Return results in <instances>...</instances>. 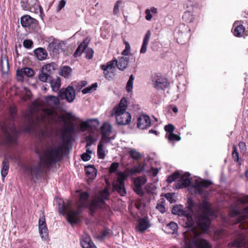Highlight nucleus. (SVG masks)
<instances>
[{
    "mask_svg": "<svg viewBox=\"0 0 248 248\" xmlns=\"http://www.w3.org/2000/svg\"><path fill=\"white\" fill-rule=\"evenodd\" d=\"M23 45L25 47H26V48L29 49L32 47L33 43H32V41H31L30 40L27 39V40H25L24 41Z\"/></svg>",
    "mask_w": 248,
    "mask_h": 248,
    "instance_id": "nucleus-56",
    "label": "nucleus"
},
{
    "mask_svg": "<svg viewBox=\"0 0 248 248\" xmlns=\"http://www.w3.org/2000/svg\"><path fill=\"white\" fill-rule=\"evenodd\" d=\"M21 4L24 10L35 13L39 11L41 15L43 14V9L37 3V0H21Z\"/></svg>",
    "mask_w": 248,
    "mask_h": 248,
    "instance_id": "nucleus-9",
    "label": "nucleus"
},
{
    "mask_svg": "<svg viewBox=\"0 0 248 248\" xmlns=\"http://www.w3.org/2000/svg\"><path fill=\"white\" fill-rule=\"evenodd\" d=\"M34 75V71L31 68L26 67L16 71V78L19 81H23L25 76L32 77Z\"/></svg>",
    "mask_w": 248,
    "mask_h": 248,
    "instance_id": "nucleus-21",
    "label": "nucleus"
},
{
    "mask_svg": "<svg viewBox=\"0 0 248 248\" xmlns=\"http://www.w3.org/2000/svg\"><path fill=\"white\" fill-rule=\"evenodd\" d=\"M51 87L53 92H59L60 88L61 87V80L58 78L55 80H52L50 81Z\"/></svg>",
    "mask_w": 248,
    "mask_h": 248,
    "instance_id": "nucleus-38",
    "label": "nucleus"
},
{
    "mask_svg": "<svg viewBox=\"0 0 248 248\" xmlns=\"http://www.w3.org/2000/svg\"><path fill=\"white\" fill-rule=\"evenodd\" d=\"M39 79L42 82H47L50 79V76L41 71V73L39 75Z\"/></svg>",
    "mask_w": 248,
    "mask_h": 248,
    "instance_id": "nucleus-48",
    "label": "nucleus"
},
{
    "mask_svg": "<svg viewBox=\"0 0 248 248\" xmlns=\"http://www.w3.org/2000/svg\"><path fill=\"white\" fill-rule=\"evenodd\" d=\"M111 132V125L107 122L104 123L100 127V134L102 136L101 140H105V141L110 142L112 140L110 137Z\"/></svg>",
    "mask_w": 248,
    "mask_h": 248,
    "instance_id": "nucleus-14",
    "label": "nucleus"
},
{
    "mask_svg": "<svg viewBox=\"0 0 248 248\" xmlns=\"http://www.w3.org/2000/svg\"><path fill=\"white\" fill-rule=\"evenodd\" d=\"M74 128L72 126H66L61 134L62 143L57 144L52 143V146L47 148L40 153L36 150L37 154H39L40 162L35 167H30L28 171L32 177L38 179L40 177L44 169L48 168L51 164L57 162L58 158L63 153L64 145L70 141V134L74 132Z\"/></svg>",
    "mask_w": 248,
    "mask_h": 248,
    "instance_id": "nucleus-1",
    "label": "nucleus"
},
{
    "mask_svg": "<svg viewBox=\"0 0 248 248\" xmlns=\"http://www.w3.org/2000/svg\"><path fill=\"white\" fill-rule=\"evenodd\" d=\"M109 230H105L99 236V238L103 239L110 233Z\"/></svg>",
    "mask_w": 248,
    "mask_h": 248,
    "instance_id": "nucleus-63",
    "label": "nucleus"
},
{
    "mask_svg": "<svg viewBox=\"0 0 248 248\" xmlns=\"http://www.w3.org/2000/svg\"><path fill=\"white\" fill-rule=\"evenodd\" d=\"M163 203L164 202H162L161 203L157 204L156 207V209L161 213H164L165 212V208Z\"/></svg>",
    "mask_w": 248,
    "mask_h": 248,
    "instance_id": "nucleus-59",
    "label": "nucleus"
},
{
    "mask_svg": "<svg viewBox=\"0 0 248 248\" xmlns=\"http://www.w3.org/2000/svg\"><path fill=\"white\" fill-rule=\"evenodd\" d=\"M119 167V164L118 163H113L111 164L110 169H109V172L113 173L116 171L118 168Z\"/></svg>",
    "mask_w": 248,
    "mask_h": 248,
    "instance_id": "nucleus-57",
    "label": "nucleus"
},
{
    "mask_svg": "<svg viewBox=\"0 0 248 248\" xmlns=\"http://www.w3.org/2000/svg\"><path fill=\"white\" fill-rule=\"evenodd\" d=\"M189 176V172H185L184 174L180 175L181 180H178L175 185V188L179 189L189 186L191 184V180L188 178Z\"/></svg>",
    "mask_w": 248,
    "mask_h": 248,
    "instance_id": "nucleus-15",
    "label": "nucleus"
},
{
    "mask_svg": "<svg viewBox=\"0 0 248 248\" xmlns=\"http://www.w3.org/2000/svg\"><path fill=\"white\" fill-rule=\"evenodd\" d=\"M232 32L233 34L237 37H242L243 34L248 36V27L247 30H246L245 27L241 24L240 21H236L233 25Z\"/></svg>",
    "mask_w": 248,
    "mask_h": 248,
    "instance_id": "nucleus-13",
    "label": "nucleus"
},
{
    "mask_svg": "<svg viewBox=\"0 0 248 248\" xmlns=\"http://www.w3.org/2000/svg\"><path fill=\"white\" fill-rule=\"evenodd\" d=\"M183 21L186 23H191L194 20L195 17L190 12H185L182 16Z\"/></svg>",
    "mask_w": 248,
    "mask_h": 248,
    "instance_id": "nucleus-40",
    "label": "nucleus"
},
{
    "mask_svg": "<svg viewBox=\"0 0 248 248\" xmlns=\"http://www.w3.org/2000/svg\"><path fill=\"white\" fill-rule=\"evenodd\" d=\"M180 175V173L179 171H176L173 172L172 174L168 176L166 180V181L168 183H171L175 181L176 180L179 178Z\"/></svg>",
    "mask_w": 248,
    "mask_h": 248,
    "instance_id": "nucleus-42",
    "label": "nucleus"
},
{
    "mask_svg": "<svg viewBox=\"0 0 248 248\" xmlns=\"http://www.w3.org/2000/svg\"><path fill=\"white\" fill-rule=\"evenodd\" d=\"M212 185H213V183L209 180H203L201 181L196 180L193 186L197 192L201 195L203 192V187L208 188Z\"/></svg>",
    "mask_w": 248,
    "mask_h": 248,
    "instance_id": "nucleus-17",
    "label": "nucleus"
},
{
    "mask_svg": "<svg viewBox=\"0 0 248 248\" xmlns=\"http://www.w3.org/2000/svg\"><path fill=\"white\" fill-rule=\"evenodd\" d=\"M126 152L129 156L134 160H138L142 157L141 154L134 149H126Z\"/></svg>",
    "mask_w": 248,
    "mask_h": 248,
    "instance_id": "nucleus-34",
    "label": "nucleus"
},
{
    "mask_svg": "<svg viewBox=\"0 0 248 248\" xmlns=\"http://www.w3.org/2000/svg\"><path fill=\"white\" fill-rule=\"evenodd\" d=\"M34 53L37 59L40 61H43L46 59L47 56L46 50L41 47L35 49L34 50Z\"/></svg>",
    "mask_w": 248,
    "mask_h": 248,
    "instance_id": "nucleus-31",
    "label": "nucleus"
},
{
    "mask_svg": "<svg viewBox=\"0 0 248 248\" xmlns=\"http://www.w3.org/2000/svg\"><path fill=\"white\" fill-rule=\"evenodd\" d=\"M225 234V231L223 229L217 230L214 232L215 237L217 239H220L222 238Z\"/></svg>",
    "mask_w": 248,
    "mask_h": 248,
    "instance_id": "nucleus-47",
    "label": "nucleus"
},
{
    "mask_svg": "<svg viewBox=\"0 0 248 248\" xmlns=\"http://www.w3.org/2000/svg\"><path fill=\"white\" fill-rule=\"evenodd\" d=\"M164 129L166 132H169V134H171L173 133L175 127L173 125L169 124L165 126Z\"/></svg>",
    "mask_w": 248,
    "mask_h": 248,
    "instance_id": "nucleus-53",
    "label": "nucleus"
},
{
    "mask_svg": "<svg viewBox=\"0 0 248 248\" xmlns=\"http://www.w3.org/2000/svg\"><path fill=\"white\" fill-rule=\"evenodd\" d=\"M117 180L120 185V187L118 188V191L121 193V196L124 195V172H121L118 173Z\"/></svg>",
    "mask_w": 248,
    "mask_h": 248,
    "instance_id": "nucleus-33",
    "label": "nucleus"
},
{
    "mask_svg": "<svg viewBox=\"0 0 248 248\" xmlns=\"http://www.w3.org/2000/svg\"><path fill=\"white\" fill-rule=\"evenodd\" d=\"M97 87L96 83L93 84L91 86L87 87L82 90L83 94H86L92 92V91L95 90Z\"/></svg>",
    "mask_w": 248,
    "mask_h": 248,
    "instance_id": "nucleus-45",
    "label": "nucleus"
},
{
    "mask_svg": "<svg viewBox=\"0 0 248 248\" xmlns=\"http://www.w3.org/2000/svg\"><path fill=\"white\" fill-rule=\"evenodd\" d=\"M108 142L105 141V140H101L98 145L97 148V155L98 158L100 159H104L105 157V148L104 147V144L106 143H108Z\"/></svg>",
    "mask_w": 248,
    "mask_h": 248,
    "instance_id": "nucleus-28",
    "label": "nucleus"
},
{
    "mask_svg": "<svg viewBox=\"0 0 248 248\" xmlns=\"http://www.w3.org/2000/svg\"><path fill=\"white\" fill-rule=\"evenodd\" d=\"M138 229L140 232H142L150 227L147 217H142L138 220Z\"/></svg>",
    "mask_w": 248,
    "mask_h": 248,
    "instance_id": "nucleus-25",
    "label": "nucleus"
},
{
    "mask_svg": "<svg viewBox=\"0 0 248 248\" xmlns=\"http://www.w3.org/2000/svg\"><path fill=\"white\" fill-rule=\"evenodd\" d=\"M168 227L170 228L173 232H174L178 229L177 224L173 221L170 222L168 225Z\"/></svg>",
    "mask_w": 248,
    "mask_h": 248,
    "instance_id": "nucleus-58",
    "label": "nucleus"
},
{
    "mask_svg": "<svg viewBox=\"0 0 248 248\" xmlns=\"http://www.w3.org/2000/svg\"><path fill=\"white\" fill-rule=\"evenodd\" d=\"M21 24L23 27H28L33 24H36L37 20L29 15H25L21 18Z\"/></svg>",
    "mask_w": 248,
    "mask_h": 248,
    "instance_id": "nucleus-26",
    "label": "nucleus"
},
{
    "mask_svg": "<svg viewBox=\"0 0 248 248\" xmlns=\"http://www.w3.org/2000/svg\"><path fill=\"white\" fill-rule=\"evenodd\" d=\"M81 159L84 161H89L91 159V156L87 153H83L81 156Z\"/></svg>",
    "mask_w": 248,
    "mask_h": 248,
    "instance_id": "nucleus-62",
    "label": "nucleus"
},
{
    "mask_svg": "<svg viewBox=\"0 0 248 248\" xmlns=\"http://www.w3.org/2000/svg\"><path fill=\"white\" fill-rule=\"evenodd\" d=\"M195 243L199 248H212V245L204 239H197Z\"/></svg>",
    "mask_w": 248,
    "mask_h": 248,
    "instance_id": "nucleus-37",
    "label": "nucleus"
},
{
    "mask_svg": "<svg viewBox=\"0 0 248 248\" xmlns=\"http://www.w3.org/2000/svg\"><path fill=\"white\" fill-rule=\"evenodd\" d=\"M144 170V164L142 163H138L137 165L133 166L131 169L125 168V179L129 175H134L140 173Z\"/></svg>",
    "mask_w": 248,
    "mask_h": 248,
    "instance_id": "nucleus-22",
    "label": "nucleus"
},
{
    "mask_svg": "<svg viewBox=\"0 0 248 248\" xmlns=\"http://www.w3.org/2000/svg\"><path fill=\"white\" fill-rule=\"evenodd\" d=\"M48 135V128L45 127L44 129L41 131L39 134L40 138L47 137Z\"/></svg>",
    "mask_w": 248,
    "mask_h": 248,
    "instance_id": "nucleus-55",
    "label": "nucleus"
},
{
    "mask_svg": "<svg viewBox=\"0 0 248 248\" xmlns=\"http://www.w3.org/2000/svg\"><path fill=\"white\" fill-rule=\"evenodd\" d=\"M82 248H97L89 236L84 237L80 241Z\"/></svg>",
    "mask_w": 248,
    "mask_h": 248,
    "instance_id": "nucleus-30",
    "label": "nucleus"
},
{
    "mask_svg": "<svg viewBox=\"0 0 248 248\" xmlns=\"http://www.w3.org/2000/svg\"><path fill=\"white\" fill-rule=\"evenodd\" d=\"M86 51V57L88 59H91L93 57V51L91 48H88L87 49V46L85 45L84 43H81L80 45L78 46L77 49L74 54V56L75 57H77L78 56H80L82 52Z\"/></svg>",
    "mask_w": 248,
    "mask_h": 248,
    "instance_id": "nucleus-16",
    "label": "nucleus"
},
{
    "mask_svg": "<svg viewBox=\"0 0 248 248\" xmlns=\"http://www.w3.org/2000/svg\"><path fill=\"white\" fill-rule=\"evenodd\" d=\"M126 107H127V101L126 99L125 98V110L126 109ZM125 115H126V120L125 122V125L128 124L130 123L131 120V116L130 114L125 111Z\"/></svg>",
    "mask_w": 248,
    "mask_h": 248,
    "instance_id": "nucleus-52",
    "label": "nucleus"
},
{
    "mask_svg": "<svg viewBox=\"0 0 248 248\" xmlns=\"http://www.w3.org/2000/svg\"><path fill=\"white\" fill-rule=\"evenodd\" d=\"M122 4V1L121 0H118L114 6L113 9V13L114 14H117L119 12V7L120 6V5Z\"/></svg>",
    "mask_w": 248,
    "mask_h": 248,
    "instance_id": "nucleus-54",
    "label": "nucleus"
},
{
    "mask_svg": "<svg viewBox=\"0 0 248 248\" xmlns=\"http://www.w3.org/2000/svg\"><path fill=\"white\" fill-rule=\"evenodd\" d=\"M99 124V122L97 119H89L86 121L82 122L80 124V130L84 132L88 128H95Z\"/></svg>",
    "mask_w": 248,
    "mask_h": 248,
    "instance_id": "nucleus-23",
    "label": "nucleus"
},
{
    "mask_svg": "<svg viewBox=\"0 0 248 248\" xmlns=\"http://www.w3.org/2000/svg\"><path fill=\"white\" fill-rule=\"evenodd\" d=\"M166 136L167 137L168 139L170 141H179L181 140V137L179 135L173 133L169 134L168 136L166 135Z\"/></svg>",
    "mask_w": 248,
    "mask_h": 248,
    "instance_id": "nucleus-49",
    "label": "nucleus"
},
{
    "mask_svg": "<svg viewBox=\"0 0 248 248\" xmlns=\"http://www.w3.org/2000/svg\"><path fill=\"white\" fill-rule=\"evenodd\" d=\"M242 247L244 248H248V241H246V236L243 233L239 234L233 241L229 243L228 245V247L230 248Z\"/></svg>",
    "mask_w": 248,
    "mask_h": 248,
    "instance_id": "nucleus-12",
    "label": "nucleus"
},
{
    "mask_svg": "<svg viewBox=\"0 0 248 248\" xmlns=\"http://www.w3.org/2000/svg\"><path fill=\"white\" fill-rule=\"evenodd\" d=\"M109 193L108 188H105L92 201L90 209L92 212L99 208H103L105 206V201L108 200Z\"/></svg>",
    "mask_w": 248,
    "mask_h": 248,
    "instance_id": "nucleus-6",
    "label": "nucleus"
},
{
    "mask_svg": "<svg viewBox=\"0 0 248 248\" xmlns=\"http://www.w3.org/2000/svg\"><path fill=\"white\" fill-rule=\"evenodd\" d=\"M238 201L242 204H246L248 203V195H245L238 199Z\"/></svg>",
    "mask_w": 248,
    "mask_h": 248,
    "instance_id": "nucleus-61",
    "label": "nucleus"
},
{
    "mask_svg": "<svg viewBox=\"0 0 248 248\" xmlns=\"http://www.w3.org/2000/svg\"><path fill=\"white\" fill-rule=\"evenodd\" d=\"M54 70V68L53 65L50 64H47L42 67L41 71L50 75Z\"/></svg>",
    "mask_w": 248,
    "mask_h": 248,
    "instance_id": "nucleus-44",
    "label": "nucleus"
},
{
    "mask_svg": "<svg viewBox=\"0 0 248 248\" xmlns=\"http://www.w3.org/2000/svg\"><path fill=\"white\" fill-rule=\"evenodd\" d=\"M123 56H124V50L121 52ZM121 71L124 70V57L122 56L118 59H114L108 62L106 64L101 65V68L104 71V74L106 78L109 79L112 78L113 73L115 67Z\"/></svg>",
    "mask_w": 248,
    "mask_h": 248,
    "instance_id": "nucleus-4",
    "label": "nucleus"
},
{
    "mask_svg": "<svg viewBox=\"0 0 248 248\" xmlns=\"http://www.w3.org/2000/svg\"><path fill=\"white\" fill-rule=\"evenodd\" d=\"M171 212L174 215H177L179 217H182L180 219L179 223L182 225L186 222V217L188 216L187 212L185 210L182 209L181 205H175L172 209Z\"/></svg>",
    "mask_w": 248,
    "mask_h": 248,
    "instance_id": "nucleus-19",
    "label": "nucleus"
},
{
    "mask_svg": "<svg viewBox=\"0 0 248 248\" xmlns=\"http://www.w3.org/2000/svg\"><path fill=\"white\" fill-rule=\"evenodd\" d=\"M210 205V203L206 201H203L201 204L202 211L198 217L197 224L203 232L207 231L210 226L211 221L209 217V214L211 212Z\"/></svg>",
    "mask_w": 248,
    "mask_h": 248,
    "instance_id": "nucleus-3",
    "label": "nucleus"
},
{
    "mask_svg": "<svg viewBox=\"0 0 248 248\" xmlns=\"http://www.w3.org/2000/svg\"><path fill=\"white\" fill-rule=\"evenodd\" d=\"M45 100L46 104L50 107L44 109L45 117L54 118L56 115L54 108H57L60 105L59 98L54 95H47L45 97Z\"/></svg>",
    "mask_w": 248,
    "mask_h": 248,
    "instance_id": "nucleus-5",
    "label": "nucleus"
},
{
    "mask_svg": "<svg viewBox=\"0 0 248 248\" xmlns=\"http://www.w3.org/2000/svg\"><path fill=\"white\" fill-rule=\"evenodd\" d=\"M9 169V163L7 160V157L3 161L1 165V175L3 180L7 175Z\"/></svg>",
    "mask_w": 248,
    "mask_h": 248,
    "instance_id": "nucleus-32",
    "label": "nucleus"
},
{
    "mask_svg": "<svg viewBox=\"0 0 248 248\" xmlns=\"http://www.w3.org/2000/svg\"><path fill=\"white\" fill-rule=\"evenodd\" d=\"M38 226L39 227L46 226L45 217L43 213H42L40 216Z\"/></svg>",
    "mask_w": 248,
    "mask_h": 248,
    "instance_id": "nucleus-51",
    "label": "nucleus"
},
{
    "mask_svg": "<svg viewBox=\"0 0 248 248\" xmlns=\"http://www.w3.org/2000/svg\"><path fill=\"white\" fill-rule=\"evenodd\" d=\"M232 155L234 161L237 162L238 166L240 167L242 165V160H241L239 157V153L236 145H233Z\"/></svg>",
    "mask_w": 248,
    "mask_h": 248,
    "instance_id": "nucleus-35",
    "label": "nucleus"
},
{
    "mask_svg": "<svg viewBox=\"0 0 248 248\" xmlns=\"http://www.w3.org/2000/svg\"><path fill=\"white\" fill-rule=\"evenodd\" d=\"M89 197V194L87 192L80 193L79 197V202L77 204L78 209L75 211L73 209V204L70 201L64 203L62 199L59 200V212L62 215H66L68 221L73 224H76L79 221L78 215L80 213V208L87 206V202Z\"/></svg>",
    "mask_w": 248,
    "mask_h": 248,
    "instance_id": "nucleus-2",
    "label": "nucleus"
},
{
    "mask_svg": "<svg viewBox=\"0 0 248 248\" xmlns=\"http://www.w3.org/2000/svg\"><path fill=\"white\" fill-rule=\"evenodd\" d=\"M153 81L155 82L154 87L156 89L164 90L169 85V82L166 78L158 75L154 78Z\"/></svg>",
    "mask_w": 248,
    "mask_h": 248,
    "instance_id": "nucleus-18",
    "label": "nucleus"
},
{
    "mask_svg": "<svg viewBox=\"0 0 248 248\" xmlns=\"http://www.w3.org/2000/svg\"><path fill=\"white\" fill-rule=\"evenodd\" d=\"M146 16L145 18L147 20H150L152 17V16L151 14L150 10L149 9H146L145 10Z\"/></svg>",
    "mask_w": 248,
    "mask_h": 248,
    "instance_id": "nucleus-64",
    "label": "nucleus"
},
{
    "mask_svg": "<svg viewBox=\"0 0 248 248\" xmlns=\"http://www.w3.org/2000/svg\"><path fill=\"white\" fill-rule=\"evenodd\" d=\"M72 72L71 68L68 66H64L60 68L59 74L65 78H68Z\"/></svg>",
    "mask_w": 248,
    "mask_h": 248,
    "instance_id": "nucleus-39",
    "label": "nucleus"
},
{
    "mask_svg": "<svg viewBox=\"0 0 248 248\" xmlns=\"http://www.w3.org/2000/svg\"><path fill=\"white\" fill-rule=\"evenodd\" d=\"M241 211L237 207H232L230 209L229 214L231 217H233L239 215Z\"/></svg>",
    "mask_w": 248,
    "mask_h": 248,
    "instance_id": "nucleus-46",
    "label": "nucleus"
},
{
    "mask_svg": "<svg viewBox=\"0 0 248 248\" xmlns=\"http://www.w3.org/2000/svg\"><path fill=\"white\" fill-rule=\"evenodd\" d=\"M85 140L87 143L86 148L91 146L96 140L92 135L87 136L85 138Z\"/></svg>",
    "mask_w": 248,
    "mask_h": 248,
    "instance_id": "nucleus-50",
    "label": "nucleus"
},
{
    "mask_svg": "<svg viewBox=\"0 0 248 248\" xmlns=\"http://www.w3.org/2000/svg\"><path fill=\"white\" fill-rule=\"evenodd\" d=\"M58 96L61 99H65L67 102L71 103L75 99V90L72 86H68L65 89H62L58 92Z\"/></svg>",
    "mask_w": 248,
    "mask_h": 248,
    "instance_id": "nucleus-11",
    "label": "nucleus"
},
{
    "mask_svg": "<svg viewBox=\"0 0 248 248\" xmlns=\"http://www.w3.org/2000/svg\"><path fill=\"white\" fill-rule=\"evenodd\" d=\"M66 4V1L65 0H61L60 1L58 6L57 7V11L60 12L62 8H63Z\"/></svg>",
    "mask_w": 248,
    "mask_h": 248,
    "instance_id": "nucleus-60",
    "label": "nucleus"
},
{
    "mask_svg": "<svg viewBox=\"0 0 248 248\" xmlns=\"http://www.w3.org/2000/svg\"><path fill=\"white\" fill-rule=\"evenodd\" d=\"M151 126L150 117L144 114L140 115L137 120V127L141 129H147Z\"/></svg>",
    "mask_w": 248,
    "mask_h": 248,
    "instance_id": "nucleus-20",
    "label": "nucleus"
},
{
    "mask_svg": "<svg viewBox=\"0 0 248 248\" xmlns=\"http://www.w3.org/2000/svg\"><path fill=\"white\" fill-rule=\"evenodd\" d=\"M147 182V178L145 176H138L134 179V184L133 189L134 192L141 197H143L144 191L142 188V186L144 185Z\"/></svg>",
    "mask_w": 248,
    "mask_h": 248,
    "instance_id": "nucleus-10",
    "label": "nucleus"
},
{
    "mask_svg": "<svg viewBox=\"0 0 248 248\" xmlns=\"http://www.w3.org/2000/svg\"><path fill=\"white\" fill-rule=\"evenodd\" d=\"M124 97H122L119 104L115 106L111 113L112 116H115L116 122L118 125H124Z\"/></svg>",
    "mask_w": 248,
    "mask_h": 248,
    "instance_id": "nucleus-7",
    "label": "nucleus"
},
{
    "mask_svg": "<svg viewBox=\"0 0 248 248\" xmlns=\"http://www.w3.org/2000/svg\"><path fill=\"white\" fill-rule=\"evenodd\" d=\"M62 44L59 40L54 39L48 45L49 51H52L54 53H58L62 49Z\"/></svg>",
    "mask_w": 248,
    "mask_h": 248,
    "instance_id": "nucleus-27",
    "label": "nucleus"
},
{
    "mask_svg": "<svg viewBox=\"0 0 248 248\" xmlns=\"http://www.w3.org/2000/svg\"><path fill=\"white\" fill-rule=\"evenodd\" d=\"M151 36V32L150 30H148L143 38L142 45L140 50V53H145L147 50V45L149 43L150 38Z\"/></svg>",
    "mask_w": 248,
    "mask_h": 248,
    "instance_id": "nucleus-29",
    "label": "nucleus"
},
{
    "mask_svg": "<svg viewBox=\"0 0 248 248\" xmlns=\"http://www.w3.org/2000/svg\"><path fill=\"white\" fill-rule=\"evenodd\" d=\"M1 129L7 138V140L9 143H13L16 141V128L11 130V132L14 133V135L11 134L8 131L6 125L1 127Z\"/></svg>",
    "mask_w": 248,
    "mask_h": 248,
    "instance_id": "nucleus-24",
    "label": "nucleus"
},
{
    "mask_svg": "<svg viewBox=\"0 0 248 248\" xmlns=\"http://www.w3.org/2000/svg\"><path fill=\"white\" fill-rule=\"evenodd\" d=\"M40 235L44 240H47L48 238V233L47 226L39 227Z\"/></svg>",
    "mask_w": 248,
    "mask_h": 248,
    "instance_id": "nucleus-41",
    "label": "nucleus"
},
{
    "mask_svg": "<svg viewBox=\"0 0 248 248\" xmlns=\"http://www.w3.org/2000/svg\"><path fill=\"white\" fill-rule=\"evenodd\" d=\"M187 203L188 206L186 207L185 210L187 212L188 216L186 217V222L185 224H183L182 226L185 228H189L192 227L194 224V221L192 217L194 202L192 198L189 197L188 198Z\"/></svg>",
    "mask_w": 248,
    "mask_h": 248,
    "instance_id": "nucleus-8",
    "label": "nucleus"
},
{
    "mask_svg": "<svg viewBox=\"0 0 248 248\" xmlns=\"http://www.w3.org/2000/svg\"><path fill=\"white\" fill-rule=\"evenodd\" d=\"M85 172L90 178H94L96 175V170L92 165L88 166L85 168Z\"/></svg>",
    "mask_w": 248,
    "mask_h": 248,
    "instance_id": "nucleus-36",
    "label": "nucleus"
},
{
    "mask_svg": "<svg viewBox=\"0 0 248 248\" xmlns=\"http://www.w3.org/2000/svg\"><path fill=\"white\" fill-rule=\"evenodd\" d=\"M134 80V76L133 75H131L125 87L126 90L128 93L131 92L132 91Z\"/></svg>",
    "mask_w": 248,
    "mask_h": 248,
    "instance_id": "nucleus-43",
    "label": "nucleus"
}]
</instances>
